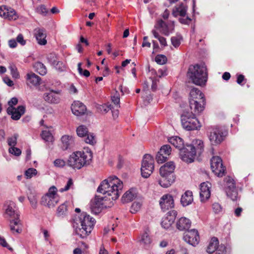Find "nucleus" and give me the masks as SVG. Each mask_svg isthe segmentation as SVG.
Returning a JSON list of instances; mask_svg holds the SVG:
<instances>
[{"label": "nucleus", "mask_w": 254, "mask_h": 254, "mask_svg": "<svg viewBox=\"0 0 254 254\" xmlns=\"http://www.w3.org/2000/svg\"><path fill=\"white\" fill-rule=\"evenodd\" d=\"M177 212L175 210L168 212L165 217L162 219V226L165 229H168L174 222Z\"/></svg>", "instance_id": "19"}, {"label": "nucleus", "mask_w": 254, "mask_h": 254, "mask_svg": "<svg viewBox=\"0 0 254 254\" xmlns=\"http://www.w3.org/2000/svg\"><path fill=\"white\" fill-rule=\"evenodd\" d=\"M168 141L174 146L176 148H178L180 151L184 147V140L179 136H172L168 139Z\"/></svg>", "instance_id": "31"}, {"label": "nucleus", "mask_w": 254, "mask_h": 254, "mask_svg": "<svg viewBox=\"0 0 254 254\" xmlns=\"http://www.w3.org/2000/svg\"><path fill=\"white\" fill-rule=\"evenodd\" d=\"M193 149H194L193 146L191 145H187L186 147L182 149L180 152L181 159L188 163L193 162L196 154V150Z\"/></svg>", "instance_id": "11"}, {"label": "nucleus", "mask_w": 254, "mask_h": 254, "mask_svg": "<svg viewBox=\"0 0 254 254\" xmlns=\"http://www.w3.org/2000/svg\"><path fill=\"white\" fill-rule=\"evenodd\" d=\"M57 69L60 71H63L64 69V65L63 63L60 61H58L56 64L54 66Z\"/></svg>", "instance_id": "61"}, {"label": "nucleus", "mask_w": 254, "mask_h": 254, "mask_svg": "<svg viewBox=\"0 0 254 254\" xmlns=\"http://www.w3.org/2000/svg\"><path fill=\"white\" fill-rule=\"evenodd\" d=\"M211 168L212 172L218 177H222L224 175L225 168L223 165L221 158L218 156L212 158Z\"/></svg>", "instance_id": "12"}, {"label": "nucleus", "mask_w": 254, "mask_h": 254, "mask_svg": "<svg viewBox=\"0 0 254 254\" xmlns=\"http://www.w3.org/2000/svg\"><path fill=\"white\" fill-rule=\"evenodd\" d=\"M8 43L9 47L11 48H15L17 45L16 41L13 39L9 40Z\"/></svg>", "instance_id": "63"}, {"label": "nucleus", "mask_w": 254, "mask_h": 254, "mask_svg": "<svg viewBox=\"0 0 254 254\" xmlns=\"http://www.w3.org/2000/svg\"><path fill=\"white\" fill-rule=\"evenodd\" d=\"M59 95L60 91L50 90L44 93V98L49 103L57 104L60 101Z\"/></svg>", "instance_id": "20"}, {"label": "nucleus", "mask_w": 254, "mask_h": 254, "mask_svg": "<svg viewBox=\"0 0 254 254\" xmlns=\"http://www.w3.org/2000/svg\"><path fill=\"white\" fill-rule=\"evenodd\" d=\"M41 136L43 139L47 141H52L53 138L52 133L48 130H43L41 133Z\"/></svg>", "instance_id": "41"}, {"label": "nucleus", "mask_w": 254, "mask_h": 254, "mask_svg": "<svg viewBox=\"0 0 254 254\" xmlns=\"http://www.w3.org/2000/svg\"><path fill=\"white\" fill-rule=\"evenodd\" d=\"M190 221L186 217H181L179 219L176 223L177 228L180 231L187 230L189 229L190 228Z\"/></svg>", "instance_id": "27"}, {"label": "nucleus", "mask_w": 254, "mask_h": 254, "mask_svg": "<svg viewBox=\"0 0 254 254\" xmlns=\"http://www.w3.org/2000/svg\"><path fill=\"white\" fill-rule=\"evenodd\" d=\"M67 206L65 203H63L58 207L57 211L58 217H64L67 215Z\"/></svg>", "instance_id": "35"}, {"label": "nucleus", "mask_w": 254, "mask_h": 254, "mask_svg": "<svg viewBox=\"0 0 254 254\" xmlns=\"http://www.w3.org/2000/svg\"><path fill=\"white\" fill-rule=\"evenodd\" d=\"M156 27L160 28V31L165 35L168 36L170 34L167 24L162 20H160L158 21Z\"/></svg>", "instance_id": "34"}, {"label": "nucleus", "mask_w": 254, "mask_h": 254, "mask_svg": "<svg viewBox=\"0 0 254 254\" xmlns=\"http://www.w3.org/2000/svg\"><path fill=\"white\" fill-rule=\"evenodd\" d=\"M92 158L91 151H79L71 154L68 160V166L74 169H80L89 164Z\"/></svg>", "instance_id": "4"}, {"label": "nucleus", "mask_w": 254, "mask_h": 254, "mask_svg": "<svg viewBox=\"0 0 254 254\" xmlns=\"http://www.w3.org/2000/svg\"><path fill=\"white\" fill-rule=\"evenodd\" d=\"M15 204L12 201H7L4 205V217L10 219L19 217V214L15 210Z\"/></svg>", "instance_id": "14"}, {"label": "nucleus", "mask_w": 254, "mask_h": 254, "mask_svg": "<svg viewBox=\"0 0 254 254\" xmlns=\"http://www.w3.org/2000/svg\"><path fill=\"white\" fill-rule=\"evenodd\" d=\"M179 22L183 24H189L190 21H191V19L189 16H187L186 18H180L179 19Z\"/></svg>", "instance_id": "60"}, {"label": "nucleus", "mask_w": 254, "mask_h": 254, "mask_svg": "<svg viewBox=\"0 0 254 254\" xmlns=\"http://www.w3.org/2000/svg\"><path fill=\"white\" fill-rule=\"evenodd\" d=\"M160 153H163V155H165L168 157L171 154V148L170 145H165L161 147L160 149Z\"/></svg>", "instance_id": "40"}, {"label": "nucleus", "mask_w": 254, "mask_h": 254, "mask_svg": "<svg viewBox=\"0 0 254 254\" xmlns=\"http://www.w3.org/2000/svg\"><path fill=\"white\" fill-rule=\"evenodd\" d=\"M123 188V182L116 176H112L102 182L97 189V191L105 196L96 195L91 204V212L95 214H99L106 207L105 201L117 199Z\"/></svg>", "instance_id": "1"}, {"label": "nucleus", "mask_w": 254, "mask_h": 254, "mask_svg": "<svg viewBox=\"0 0 254 254\" xmlns=\"http://www.w3.org/2000/svg\"><path fill=\"white\" fill-rule=\"evenodd\" d=\"M76 132L78 136L81 137H85L88 133V130L86 126L81 125L76 128Z\"/></svg>", "instance_id": "36"}, {"label": "nucleus", "mask_w": 254, "mask_h": 254, "mask_svg": "<svg viewBox=\"0 0 254 254\" xmlns=\"http://www.w3.org/2000/svg\"><path fill=\"white\" fill-rule=\"evenodd\" d=\"M27 84L30 86H36L40 84L41 78L34 73H27L26 75Z\"/></svg>", "instance_id": "28"}, {"label": "nucleus", "mask_w": 254, "mask_h": 254, "mask_svg": "<svg viewBox=\"0 0 254 254\" xmlns=\"http://www.w3.org/2000/svg\"><path fill=\"white\" fill-rule=\"evenodd\" d=\"M87 137L85 139V141L86 143L93 145L96 143V140L95 138V136L93 135L92 133H88L86 135Z\"/></svg>", "instance_id": "45"}, {"label": "nucleus", "mask_w": 254, "mask_h": 254, "mask_svg": "<svg viewBox=\"0 0 254 254\" xmlns=\"http://www.w3.org/2000/svg\"><path fill=\"white\" fill-rule=\"evenodd\" d=\"M219 241L216 237H212L206 248V252L209 254L213 253L219 248Z\"/></svg>", "instance_id": "30"}, {"label": "nucleus", "mask_w": 254, "mask_h": 254, "mask_svg": "<svg viewBox=\"0 0 254 254\" xmlns=\"http://www.w3.org/2000/svg\"><path fill=\"white\" fill-rule=\"evenodd\" d=\"M182 39V38L181 36L172 37L171 38V42L172 45L176 48L179 47L181 44V40Z\"/></svg>", "instance_id": "48"}, {"label": "nucleus", "mask_w": 254, "mask_h": 254, "mask_svg": "<svg viewBox=\"0 0 254 254\" xmlns=\"http://www.w3.org/2000/svg\"><path fill=\"white\" fill-rule=\"evenodd\" d=\"M141 206V204L139 202L134 201L131 207H130V212L132 213H135L140 209Z\"/></svg>", "instance_id": "44"}, {"label": "nucleus", "mask_w": 254, "mask_h": 254, "mask_svg": "<svg viewBox=\"0 0 254 254\" xmlns=\"http://www.w3.org/2000/svg\"><path fill=\"white\" fill-rule=\"evenodd\" d=\"M34 34L38 43L41 45H45L47 43L46 40V33L44 29L36 28L34 30Z\"/></svg>", "instance_id": "25"}, {"label": "nucleus", "mask_w": 254, "mask_h": 254, "mask_svg": "<svg viewBox=\"0 0 254 254\" xmlns=\"http://www.w3.org/2000/svg\"><path fill=\"white\" fill-rule=\"evenodd\" d=\"M9 227L12 233H21L22 231V224L19 217L14 219H9Z\"/></svg>", "instance_id": "22"}, {"label": "nucleus", "mask_w": 254, "mask_h": 254, "mask_svg": "<svg viewBox=\"0 0 254 254\" xmlns=\"http://www.w3.org/2000/svg\"><path fill=\"white\" fill-rule=\"evenodd\" d=\"M141 242L144 245H149L151 242V238L147 233H144L141 237Z\"/></svg>", "instance_id": "47"}, {"label": "nucleus", "mask_w": 254, "mask_h": 254, "mask_svg": "<svg viewBox=\"0 0 254 254\" xmlns=\"http://www.w3.org/2000/svg\"><path fill=\"white\" fill-rule=\"evenodd\" d=\"M175 166L173 162H169L160 169L159 185L163 188H168L174 183L175 178L173 174Z\"/></svg>", "instance_id": "6"}, {"label": "nucleus", "mask_w": 254, "mask_h": 254, "mask_svg": "<svg viewBox=\"0 0 254 254\" xmlns=\"http://www.w3.org/2000/svg\"><path fill=\"white\" fill-rule=\"evenodd\" d=\"M187 5L183 3H181L174 6L172 10V15L175 17L178 16L185 17L187 14Z\"/></svg>", "instance_id": "23"}, {"label": "nucleus", "mask_w": 254, "mask_h": 254, "mask_svg": "<svg viewBox=\"0 0 254 254\" xmlns=\"http://www.w3.org/2000/svg\"><path fill=\"white\" fill-rule=\"evenodd\" d=\"M159 204L164 211L174 207V201L173 196L169 194L163 195L160 198Z\"/></svg>", "instance_id": "16"}, {"label": "nucleus", "mask_w": 254, "mask_h": 254, "mask_svg": "<svg viewBox=\"0 0 254 254\" xmlns=\"http://www.w3.org/2000/svg\"><path fill=\"white\" fill-rule=\"evenodd\" d=\"M28 199L30 203L31 206L35 209L37 207V203H38V195L36 191L29 188L27 192Z\"/></svg>", "instance_id": "26"}, {"label": "nucleus", "mask_w": 254, "mask_h": 254, "mask_svg": "<svg viewBox=\"0 0 254 254\" xmlns=\"http://www.w3.org/2000/svg\"><path fill=\"white\" fill-rule=\"evenodd\" d=\"M135 193L132 190H129L127 191L122 197V201L124 203L130 202L135 197Z\"/></svg>", "instance_id": "33"}, {"label": "nucleus", "mask_w": 254, "mask_h": 254, "mask_svg": "<svg viewBox=\"0 0 254 254\" xmlns=\"http://www.w3.org/2000/svg\"><path fill=\"white\" fill-rule=\"evenodd\" d=\"M156 159L158 163H162L168 159V157L165 155H163V153H160V152H158L156 155Z\"/></svg>", "instance_id": "50"}, {"label": "nucleus", "mask_w": 254, "mask_h": 254, "mask_svg": "<svg viewBox=\"0 0 254 254\" xmlns=\"http://www.w3.org/2000/svg\"><path fill=\"white\" fill-rule=\"evenodd\" d=\"M156 62L159 64H164L167 62V58L163 55H158L155 57Z\"/></svg>", "instance_id": "46"}, {"label": "nucleus", "mask_w": 254, "mask_h": 254, "mask_svg": "<svg viewBox=\"0 0 254 254\" xmlns=\"http://www.w3.org/2000/svg\"><path fill=\"white\" fill-rule=\"evenodd\" d=\"M226 181L227 195L233 201L237 200L238 197V192L235 187L234 180L230 177H228L226 178Z\"/></svg>", "instance_id": "13"}, {"label": "nucleus", "mask_w": 254, "mask_h": 254, "mask_svg": "<svg viewBox=\"0 0 254 254\" xmlns=\"http://www.w3.org/2000/svg\"><path fill=\"white\" fill-rule=\"evenodd\" d=\"M183 239L187 243L193 246H195L198 244L199 237L197 231L192 229L184 233Z\"/></svg>", "instance_id": "15"}, {"label": "nucleus", "mask_w": 254, "mask_h": 254, "mask_svg": "<svg viewBox=\"0 0 254 254\" xmlns=\"http://www.w3.org/2000/svg\"><path fill=\"white\" fill-rule=\"evenodd\" d=\"M36 11L37 13L46 15L48 12V10L44 5H41L36 8Z\"/></svg>", "instance_id": "55"}, {"label": "nucleus", "mask_w": 254, "mask_h": 254, "mask_svg": "<svg viewBox=\"0 0 254 254\" xmlns=\"http://www.w3.org/2000/svg\"><path fill=\"white\" fill-rule=\"evenodd\" d=\"M3 81L8 86H12L13 85V81L8 77H5L3 78Z\"/></svg>", "instance_id": "64"}, {"label": "nucleus", "mask_w": 254, "mask_h": 254, "mask_svg": "<svg viewBox=\"0 0 254 254\" xmlns=\"http://www.w3.org/2000/svg\"><path fill=\"white\" fill-rule=\"evenodd\" d=\"M57 189L55 186L50 187L48 192L41 198V204L49 208L54 207L59 201Z\"/></svg>", "instance_id": "8"}, {"label": "nucleus", "mask_w": 254, "mask_h": 254, "mask_svg": "<svg viewBox=\"0 0 254 254\" xmlns=\"http://www.w3.org/2000/svg\"><path fill=\"white\" fill-rule=\"evenodd\" d=\"M16 41L18 43L22 46L26 44V41L24 39L23 36L21 34H19L16 37Z\"/></svg>", "instance_id": "58"}, {"label": "nucleus", "mask_w": 254, "mask_h": 254, "mask_svg": "<svg viewBox=\"0 0 254 254\" xmlns=\"http://www.w3.org/2000/svg\"><path fill=\"white\" fill-rule=\"evenodd\" d=\"M48 62L53 66L59 61L56 55L54 53L50 54L47 57Z\"/></svg>", "instance_id": "42"}, {"label": "nucleus", "mask_w": 254, "mask_h": 254, "mask_svg": "<svg viewBox=\"0 0 254 254\" xmlns=\"http://www.w3.org/2000/svg\"><path fill=\"white\" fill-rule=\"evenodd\" d=\"M216 254H226V247L224 245H220L218 249L217 250Z\"/></svg>", "instance_id": "59"}, {"label": "nucleus", "mask_w": 254, "mask_h": 254, "mask_svg": "<svg viewBox=\"0 0 254 254\" xmlns=\"http://www.w3.org/2000/svg\"><path fill=\"white\" fill-rule=\"evenodd\" d=\"M74 138L72 136L64 135L61 137V147L63 150H66L72 147L74 145Z\"/></svg>", "instance_id": "24"}, {"label": "nucleus", "mask_w": 254, "mask_h": 254, "mask_svg": "<svg viewBox=\"0 0 254 254\" xmlns=\"http://www.w3.org/2000/svg\"><path fill=\"white\" fill-rule=\"evenodd\" d=\"M211 184L208 182H203L200 185V198L202 202L207 200L210 196Z\"/></svg>", "instance_id": "17"}, {"label": "nucleus", "mask_w": 254, "mask_h": 254, "mask_svg": "<svg viewBox=\"0 0 254 254\" xmlns=\"http://www.w3.org/2000/svg\"><path fill=\"white\" fill-rule=\"evenodd\" d=\"M189 145L193 146V150H196V154L197 153L198 155H200L203 150V143L202 140L199 139L193 140L192 144Z\"/></svg>", "instance_id": "32"}, {"label": "nucleus", "mask_w": 254, "mask_h": 254, "mask_svg": "<svg viewBox=\"0 0 254 254\" xmlns=\"http://www.w3.org/2000/svg\"><path fill=\"white\" fill-rule=\"evenodd\" d=\"M73 180L72 179L69 178V179H68L65 187L63 188H61L60 190V191L63 192L64 191H67V190H69L70 188H71L73 186Z\"/></svg>", "instance_id": "49"}, {"label": "nucleus", "mask_w": 254, "mask_h": 254, "mask_svg": "<svg viewBox=\"0 0 254 254\" xmlns=\"http://www.w3.org/2000/svg\"><path fill=\"white\" fill-rule=\"evenodd\" d=\"M227 134L226 130L221 127H216L212 128L208 135L212 145H217L221 143Z\"/></svg>", "instance_id": "9"}, {"label": "nucleus", "mask_w": 254, "mask_h": 254, "mask_svg": "<svg viewBox=\"0 0 254 254\" xmlns=\"http://www.w3.org/2000/svg\"><path fill=\"white\" fill-rule=\"evenodd\" d=\"M8 68L10 71V74L13 78L18 79L20 77L19 73L15 64H10L8 66Z\"/></svg>", "instance_id": "37"}, {"label": "nucleus", "mask_w": 254, "mask_h": 254, "mask_svg": "<svg viewBox=\"0 0 254 254\" xmlns=\"http://www.w3.org/2000/svg\"><path fill=\"white\" fill-rule=\"evenodd\" d=\"M187 76L190 82L196 85H205L207 80V72L204 64H195L190 65Z\"/></svg>", "instance_id": "3"}, {"label": "nucleus", "mask_w": 254, "mask_h": 254, "mask_svg": "<svg viewBox=\"0 0 254 254\" xmlns=\"http://www.w3.org/2000/svg\"><path fill=\"white\" fill-rule=\"evenodd\" d=\"M36 67L37 72L41 75H44L47 73V69L45 66L41 63H37L36 64Z\"/></svg>", "instance_id": "39"}, {"label": "nucleus", "mask_w": 254, "mask_h": 254, "mask_svg": "<svg viewBox=\"0 0 254 254\" xmlns=\"http://www.w3.org/2000/svg\"><path fill=\"white\" fill-rule=\"evenodd\" d=\"M190 107L194 114H199L205 108V99L204 94L196 88H192L190 93Z\"/></svg>", "instance_id": "5"}, {"label": "nucleus", "mask_w": 254, "mask_h": 254, "mask_svg": "<svg viewBox=\"0 0 254 254\" xmlns=\"http://www.w3.org/2000/svg\"><path fill=\"white\" fill-rule=\"evenodd\" d=\"M3 18L8 20L16 19L17 16L15 10L11 8H7V12H6L5 15L3 16Z\"/></svg>", "instance_id": "38"}, {"label": "nucleus", "mask_w": 254, "mask_h": 254, "mask_svg": "<svg viewBox=\"0 0 254 254\" xmlns=\"http://www.w3.org/2000/svg\"><path fill=\"white\" fill-rule=\"evenodd\" d=\"M37 173V170L34 168H29L25 172V175L27 178H31L33 176Z\"/></svg>", "instance_id": "53"}, {"label": "nucleus", "mask_w": 254, "mask_h": 254, "mask_svg": "<svg viewBox=\"0 0 254 254\" xmlns=\"http://www.w3.org/2000/svg\"><path fill=\"white\" fill-rule=\"evenodd\" d=\"M7 7L5 5L0 6V16L3 17L5 15L6 12H7Z\"/></svg>", "instance_id": "62"}, {"label": "nucleus", "mask_w": 254, "mask_h": 254, "mask_svg": "<svg viewBox=\"0 0 254 254\" xmlns=\"http://www.w3.org/2000/svg\"><path fill=\"white\" fill-rule=\"evenodd\" d=\"M193 201V195L192 191L187 190L182 194L181 198V203L183 206H186L192 203Z\"/></svg>", "instance_id": "29"}, {"label": "nucleus", "mask_w": 254, "mask_h": 254, "mask_svg": "<svg viewBox=\"0 0 254 254\" xmlns=\"http://www.w3.org/2000/svg\"><path fill=\"white\" fill-rule=\"evenodd\" d=\"M71 109L72 113L77 116L84 115L86 111V106L79 101L73 102Z\"/></svg>", "instance_id": "21"}, {"label": "nucleus", "mask_w": 254, "mask_h": 254, "mask_svg": "<svg viewBox=\"0 0 254 254\" xmlns=\"http://www.w3.org/2000/svg\"><path fill=\"white\" fill-rule=\"evenodd\" d=\"M76 226L74 225V232L81 238L86 237L91 233L95 224V220L86 212H82L76 220Z\"/></svg>", "instance_id": "2"}, {"label": "nucleus", "mask_w": 254, "mask_h": 254, "mask_svg": "<svg viewBox=\"0 0 254 254\" xmlns=\"http://www.w3.org/2000/svg\"><path fill=\"white\" fill-rule=\"evenodd\" d=\"M9 153L15 156H18L21 154V151L19 148L13 146L8 149Z\"/></svg>", "instance_id": "52"}, {"label": "nucleus", "mask_w": 254, "mask_h": 254, "mask_svg": "<svg viewBox=\"0 0 254 254\" xmlns=\"http://www.w3.org/2000/svg\"><path fill=\"white\" fill-rule=\"evenodd\" d=\"M18 136V134H14L13 136L7 139V143L9 146H11L10 147L15 146L16 145Z\"/></svg>", "instance_id": "43"}, {"label": "nucleus", "mask_w": 254, "mask_h": 254, "mask_svg": "<svg viewBox=\"0 0 254 254\" xmlns=\"http://www.w3.org/2000/svg\"><path fill=\"white\" fill-rule=\"evenodd\" d=\"M54 165L56 167H63L65 165V162L64 160L57 159L54 161Z\"/></svg>", "instance_id": "57"}, {"label": "nucleus", "mask_w": 254, "mask_h": 254, "mask_svg": "<svg viewBox=\"0 0 254 254\" xmlns=\"http://www.w3.org/2000/svg\"><path fill=\"white\" fill-rule=\"evenodd\" d=\"M112 101L117 108L120 107V99L119 95H115L112 97Z\"/></svg>", "instance_id": "56"}, {"label": "nucleus", "mask_w": 254, "mask_h": 254, "mask_svg": "<svg viewBox=\"0 0 254 254\" xmlns=\"http://www.w3.org/2000/svg\"><path fill=\"white\" fill-rule=\"evenodd\" d=\"M212 209L215 213H219L222 211V207L219 203L214 202L212 204Z\"/></svg>", "instance_id": "54"}, {"label": "nucleus", "mask_w": 254, "mask_h": 254, "mask_svg": "<svg viewBox=\"0 0 254 254\" xmlns=\"http://www.w3.org/2000/svg\"><path fill=\"white\" fill-rule=\"evenodd\" d=\"M154 168V159L150 155L145 154L142 161L141 172L143 178H147L152 173Z\"/></svg>", "instance_id": "10"}, {"label": "nucleus", "mask_w": 254, "mask_h": 254, "mask_svg": "<svg viewBox=\"0 0 254 254\" xmlns=\"http://www.w3.org/2000/svg\"><path fill=\"white\" fill-rule=\"evenodd\" d=\"M81 65H82V64L81 63H79L77 65L78 71L79 73L81 75H84L85 77L89 76L90 74V72L86 69H85L83 70L82 69V68H81Z\"/></svg>", "instance_id": "51"}, {"label": "nucleus", "mask_w": 254, "mask_h": 254, "mask_svg": "<svg viewBox=\"0 0 254 254\" xmlns=\"http://www.w3.org/2000/svg\"><path fill=\"white\" fill-rule=\"evenodd\" d=\"M25 108L23 106H19L17 108L9 107L7 109V113L11 116V118L14 120H19L25 113Z\"/></svg>", "instance_id": "18"}, {"label": "nucleus", "mask_w": 254, "mask_h": 254, "mask_svg": "<svg viewBox=\"0 0 254 254\" xmlns=\"http://www.w3.org/2000/svg\"><path fill=\"white\" fill-rule=\"evenodd\" d=\"M197 114L191 110V113L184 112L181 116V123L184 128L187 130L197 129L200 124L195 117Z\"/></svg>", "instance_id": "7"}]
</instances>
